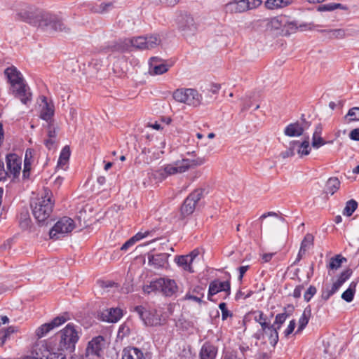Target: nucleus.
<instances>
[{"instance_id":"49","label":"nucleus","mask_w":359,"mask_h":359,"mask_svg":"<svg viewBox=\"0 0 359 359\" xmlns=\"http://www.w3.org/2000/svg\"><path fill=\"white\" fill-rule=\"evenodd\" d=\"M158 282V279L152 280L150 282L149 285H146L143 287V290L146 293H151V292H159L160 287H157L156 288V283Z\"/></svg>"},{"instance_id":"17","label":"nucleus","mask_w":359,"mask_h":359,"mask_svg":"<svg viewBox=\"0 0 359 359\" xmlns=\"http://www.w3.org/2000/svg\"><path fill=\"white\" fill-rule=\"evenodd\" d=\"M310 124L307 123L304 118H302V122L297 121L289 124L284 130L285 135L289 137H299L302 135L304 130L309 128Z\"/></svg>"},{"instance_id":"6","label":"nucleus","mask_w":359,"mask_h":359,"mask_svg":"<svg viewBox=\"0 0 359 359\" xmlns=\"http://www.w3.org/2000/svg\"><path fill=\"white\" fill-rule=\"evenodd\" d=\"M172 97L177 102L193 107L202 104L201 95L194 88H178L173 92Z\"/></svg>"},{"instance_id":"16","label":"nucleus","mask_w":359,"mask_h":359,"mask_svg":"<svg viewBox=\"0 0 359 359\" xmlns=\"http://www.w3.org/2000/svg\"><path fill=\"white\" fill-rule=\"evenodd\" d=\"M104 344V339L103 337L97 336L93 338L88 344L86 351V357L90 355L99 357Z\"/></svg>"},{"instance_id":"51","label":"nucleus","mask_w":359,"mask_h":359,"mask_svg":"<svg viewBox=\"0 0 359 359\" xmlns=\"http://www.w3.org/2000/svg\"><path fill=\"white\" fill-rule=\"evenodd\" d=\"M316 288L313 286V285H311L308 290L305 292L304 294V298L305 299V301L306 302H309L310 299L313 297V295L316 293Z\"/></svg>"},{"instance_id":"58","label":"nucleus","mask_w":359,"mask_h":359,"mask_svg":"<svg viewBox=\"0 0 359 359\" xmlns=\"http://www.w3.org/2000/svg\"><path fill=\"white\" fill-rule=\"evenodd\" d=\"M259 325L261 326V330H259L258 332H265L266 330H268L269 329L271 330V329L276 328L274 327V325H271L269 319H268L267 320L262 323Z\"/></svg>"},{"instance_id":"5","label":"nucleus","mask_w":359,"mask_h":359,"mask_svg":"<svg viewBox=\"0 0 359 359\" xmlns=\"http://www.w3.org/2000/svg\"><path fill=\"white\" fill-rule=\"evenodd\" d=\"M38 22L34 26L46 30L68 32L69 29L58 18L48 12L40 11Z\"/></svg>"},{"instance_id":"11","label":"nucleus","mask_w":359,"mask_h":359,"mask_svg":"<svg viewBox=\"0 0 359 359\" xmlns=\"http://www.w3.org/2000/svg\"><path fill=\"white\" fill-rule=\"evenodd\" d=\"M199 253V250L195 249L188 255L175 257V262L184 270L193 273L194 271L192 264L197 261Z\"/></svg>"},{"instance_id":"24","label":"nucleus","mask_w":359,"mask_h":359,"mask_svg":"<svg viewBox=\"0 0 359 359\" xmlns=\"http://www.w3.org/2000/svg\"><path fill=\"white\" fill-rule=\"evenodd\" d=\"M226 13L235 14L245 12V2L243 0H235L227 3L224 6Z\"/></svg>"},{"instance_id":"52","label":"nucleus","mask_w":359,"mask_h":359,"mask_svg":"<svg viewBox=\"0 0 359 359\" xmlns=\"http://www.w3.org/2000/svg\"><path fill=\"white\" fill-rule=\"evenodd\" d=\"M18 327L15 326H10L4 330V334L2 337L3 343L11 334L18 332Z\"/></svg>"},{"instance_id":"13","label":"nucleus","mask_w":359,"mask_h":359,"mask_svg":"<svg viewBox=\"0 0 359 359\" xmlns=\"http://www.w3.org/2000/svg\"><path fill=\"white\" fill-rule=\"evenodd\" d=\"M22 160L15 154H9L6 156V168L8 177H17L21 170Z\"/></svg>"},{"instance_id":"21","label":"nucleus","mask_w":359,"mask_h":359,"mask_svg":"<svg viewBox=\"0 0 359 359\" xmlns=\"http://www.w3.org/2000/svg\"><path fill=\"white\" fill-rule=\"evenodd\" d=\"M169 69V66L161 62V60L156 57H151L149 61V73L151 75H161Z\"/></svg>"},{"instance_id":"10","label":"nucleus","mask_w":359,"mask_h":359,"mask_svg":"<svg viewBox=\"0 0 359 359\" xmlns=\"http://www.w3.org/2000/svg\"><path fill=\"white\" fill-rule=\"evenodd\" d=\"M11 90L13 95L18 98L22 104H28L31 102L32 93L24 79L11 85Z\"/></svg>"},{"instance_id":"1","label":"nucleus","mask_w":359,"mask_h":359,"mask_svg":"<svg viewBox=\"0 0 359 359\" xmlns=\"http://www.w3.org/2000/svg\"><path fill=\"white\" fill-rule=\"evenodd\" d=\"M59 337L58 343L53 342V348L56 353H62L64 359H66L67 353H71L75 350L76 344L79 339V332L74 325L69 323L60 330Z\"/></svg>"},{"instance_id":"53","label":"nucleus","mask_w":359,"mask_h":359,"mask_svg":"<svg viewBox=\"0 0 359 359\" xmlns=\"http://www.w3.org/2000/svg\"><path fill=\"white\" fill-rule=\"evenodd\" d=\"M90 67L93 68L95 72H98L102 67V61L99 58H93L90 62Z\"/></svg>"},{"instance_id":"30","label":"nucleus","mask_w":359,"mask_h":359,"mask_svg":"<svg viewBox=\"0 0 359 359\" xmlns=\"http://www.w3.org/2000/svg\"><path fill=\"white\" fill-rule=\"evenodd\" d=\"M5 74L7 76L11 86L23 80L21 73L14 67H8L5 70Z\"/></svg>"},{"instance_id":"4","label":"nucleus","mask_w":359,"mask_h":359,"mask_svg":"<svg viewBox=\"0 0 359 359\" xmlns=\"http://www.w3.org/2000/svg\"><path fill=\"white\" fill-rule=\"evenodd\" d=\"M53 346V341H39L33 346L31 355L26 359H64V355L61 353H56Z\"/></svg>"},{"instance_id":"12","label":"nucleus","mask_w":359,"mask_h":359,"mask_svg":"<svg viewBox=\"0 0 359 359\" xmlns=\"http://www.w3.org/2000/svg\"><path fill=\"white\" fill-rule=\"evenodd\" d=\"M255 337L266 346L274 348L278 341L277 328L269 329L265 332H257L255 334Z\"/></svg>"},{"instance_id":"31","label":"nucleus","mask_w":359,"mask_h":359,"mask_svg":"<svg viewBox=\"0 0 359 359\" xmlns=\"http://www.w3.org/2000/svg\"><path fill=\"white\" fill-rule=\"evenodd\" d=\"M292 3V0H266L264 4L266 8L273 10L286 7Z\"/></svg>"},{"instance_id":"22","label":"nucleus","mask_w":359,"mask_h":359,"mask_svg":"<svg viewBox=\"0 0 359 359\" xmlns=\"http://www.w3.org/2000/svg\"><path fill=\"white\" fill-rule=\"evenodd\" d=\"M123 316V311L119 308H111L101 313L103 321L114 323L118 322Z\"/></svg>"},{"instance_id":"29","label":"nucleus","mask_w":359,"mask_h":359,"mask_svg":"<svg viewBox=\"0 0 359 359\" xmlns=\"http://www.w3.org/2000/svg\"><path fill=\"white\" fill-rule=\"evenodd\" d=\"M122 359H144V357L139 348L128 347L123 351Z\"/></svg>"},{"instance_id":"55","label":"nucleus","mask_w":359,"mask_h":359,"mask_svg":"<svg viewBox=\"0 0 359 359\" xmlns=\"http://www.w3.org/2000/svg\"><path fill=\"white\" fill-rule=\"evenodd\" d=\"M224 359H247L245 358H243L241 355H239L238 353L236 351H231L225 353L224 355Z\"/></svg>"},{"instance_id":"56","label":"nucleus","mask_w":359,"mask_h":359,"mask_svg":"<svg viewBox=\"0 0 359 359\" xmlns=\"http://www.w3.org/2000/svg\"><path fill=\"white\" fill-rule=\"evenodd\" d=\"M33 154H34L33 149H27V151L25 152L24 164H27L29 163V165H32Z\"/></svg>"},{"instance_id":"59","label":"nucleus","mask_w":359,"mask_h":359,"mask_svg":"<svg viewBox=\"0 0 359 359\" xmlns=\"http://www.w3.org/2000/svg\"><path fill=\"white\" fill-rule=\"evenodd\" d=\"M259 325L261 326V330H259L258 332H265L266 330H268L269 329L271 330V329L276 328L274 327V325H271L269 319H268L267 320L262 323Z\"/></svg>"},{"instance_id":"64","label":"nucleus","mask_w":359,"mask_h":359,"mask_svg":"<svg viewBox=\"0 0 359 359\" xmlns=\"http://www.w3.org/2000/svg\"><path fill=\"white\" fill-rule=\"evenodd\" d=\"M356 115V114H346L344 117V121L348 123L351 121L359 120V116L358 117Z\"/></svg>"},{"instance_id":"3","label":"nucleus","mask_w":359,"mask_h":359,"mask_svg":"<svg viewBox=\"0 0 359 359\" xmlns=\"http://www.w3.org/2000/svg\"><path fill=\"white\" fill-rule=\"evenodd\" d=\"M205 161V158L201 157L195 159L182 158L172 163L165 165L163 171L166 175L181 174L187 172L190 168L203 165Z\"/></svg>"},{"instance_id":"28","label":"nucleus","mask_w":359,"mask_h":359,"mask_svg":"<svg viewBox=\"0 0 359 359\" xmlns=\"http://www.w3.org/2000/svg\"><path fill=\"white\" fill-rule=\"evenodd\" d=\"M314 237L311 233H307L302 241L300 249L298 253L297 261H299L305 255L308 249L313 245Z\"/></svg>"},{"instance_id":"38","label":"nucleus","mask_w":359,"mask_h":359,"mask_svg":"<svg viewBox=\"0 0 359 359\" xmlns=\"http://www.w3.org/2000/svg\"><path fill=\"white\" fill-rule=\"evenodd\" d=\"M358 208V203L353 200H349L346 202V206L343 210L344 215L351 216Z\"/></svg>"},{"instance_id":"27","label":"nucleus","mask_w":359,"mask_h":359,"mask_svg":"<svg viewBox=\"0 0 359 359\" xmlns=\"http://www.w3.org/2000/svg\"><path fill=\"white\" fill-rule=\"evenodd\" d=\"M149 264L154 266V268H160L164 266L168 261V255L166 253H161L156 255H149Z\"/></svg>"},{"instance_id":"34","label":"nucleus","mask_w":359,"mask_h":359,"mask_svg":"<svg viewBox=\"0 0 359 359\" xmlns=\"http://www.w3.org/2000/svg\"><path fill=\"white\" fill-rule=\"evenodd\" d=\"M264 23V26L266 29L269 31L273 30H278L280 29L284 25L280 20L278 18H273L270 19H266L263 21Z\"/></svg>"},{"instance_id":"33","label":"nucleus","mask_w":359,"mask_h":359,"mask_svg":"<svg viewBox=\"0 0 359 359\" xmlns=\"http://www.w3.org/2000/svg\"><path fill=\"white\" fill-rule=\"evenodd\" d=\"M340 187V181L337 177H330L327 180L325 191L326 194L333 195Z\"/></svg>"},{"instance_id":"14","label":"nucleus","mask_w":359,"mask_h":359,"mask_svg":"<svg viewBox=\"0 0 359 359\" xmlns=\"http://www.w3.org/2000/svg\"><path fill=\"white\" fill-rule=\"evenodd\" d=\"M67 321L64 316H57L51 322L45 323L37 327L35 330V336L37 339L45 337L50 330L61 325Z\"/></svg>"},{"instance_id":"32","label":"nucleus","mask_w":359,"mask_h":359,"mask_svg":"<svg viewBox=\"0 0 359 359\" xmlns=\"http://www.w3.org/2000/svg\"><path fill=\"white\" fill-rule=\"evenodd\" d=\"M311 316V309L310 306H308L304 309L303 313L299 320V326H298L297 330L296 332L297 333L302 332L304 329V327L308 324Z\"/></svg>"},{"instance_id":"50","label":"nucleus","mask_w":359,"mask_h":359,"mask_svg":"<svg viewBox=\"0 0 359 359\" xmlns=\"http://www.w3.org/2000/svg\"><path fill=\"white\" fill-rule=\"evenodd\" d=\"M253 315L255 321L259 324H261L269 319L268 317L261 311H254Z\"/></svg>"},{"instance_id":"61","label":"nucleus","mask_w":359,"mask_h":359,"mask_svg":"<svg viewBox=\"0 0 359 359\" xmlns=\"http://www.w3.org/2000/svg\"><path fill=\"white\" fill-rule=\"evenodd\" d=\"M147 127L151 128L157 130H162L163 128V126L158 121H149L147 123Z\"/></svg>"},{"instance_id":"23","label":"nucleus","mask_w":359,"mask_h":359,"mask_svg":"<svg viewBox=\"0 0 359 359\" xmlns=\"http://www.w3.org/2000/svg\"><path fill=\"white\" fill-rule=\"evenodd\" d=\"M221 291H230V283L228 281L214 280L211 282L209 286L208 298L210 299V296L215 295Z\"/></svg>"},{"instance_id":"45","label":"nucleus","mask_w":359,"mask_h":359,"mask_svg":"<svg viewBox=\"0 0 359 359\" xmlns=\"http://www.w3.org/2000/svg\"><path fill=\"white\" fill-rule=\"evenodd\" d=\"M342 259L340 255L332 257L330 261L329 268L331 269H337L341 266Z\"/></svg>"},{"instance_id":"37","label":"nucleus","mask_w":359,"mask_h":359,"mask_svg":"<svg viewBox=\"0 0 359 359\" xmlns=\"http://www.w3.org/2000/svg\"><path fill=\"white\" fill-rule=\"evenodd\" d=\"M326 33V36L331 39H343L346 36L345 30L342 29H330L327 31H323Z\"/></svg>"},{"instance_id":"57","label":"nucleus","mask_w":359,"mask_h":359,"mask_svg":"<svg viewBox=\"0 0 359 359\" xmlns=\"http://www.w3.org/2000/svg\"><path fill=\"white\" fill-rule=\"evenodd\" d=\"M219 308L222 311V317L223 320L226 319L229 316H231V313L226 309V305L225 303H220Z\"/></svg>"},{"instance_id":"35","label":"nucleus","mask_w":359,"mask_h":359,"mask_svg":"<svg viewBox=\"0 0 359 359\" xmlns=\"http://www.w3.org/2000/svg\"><path fill=\"white\" fill-rule=\"evenodd\" d=\"M70 156V148L69 146H65L61 151L58 162L57 167L65 169V167L67 164Z\"/></svg>"},{"instance_id":"9","label":"nucleus","mask_w":359,"mask_h":359,"mask_svg":"<svg viewBox=\"0 0 359 359\" xmlns=\"http://www.w3.org/2000/svg\"><path fill=\"white\" fill-rule=\"evenodd\" d=\"M133 48L140 50L153 49L161 43L158 34H151L145 36L133 37Z\"/></svg>"},{"instance_id":"36","label":"nucleus","mask_w":359,"mask_h":359,"mask_svg":"<svg viewBox=\"0 0 359 359\" xmlns=\"http://www.w3.org/2000/svg\"><path fill=\"white\" fill-rule=\"evenodd\" d=\"M196 208V205L194 202H191L189 199L186 198L183 205L181 208V213L183 216H188L193 213Z\"/></svg>"},{"instance_id":"63","label":"nucleus","mask_w":359,"mask_h":359,"mask_svg":"<svg viewBox=\"0 0 359 359\" xmlns=\"http://www.w3.org/2000/svg\"><path fill=\"white\" fill-rule=\"evenodd\" d=\"M150 233V232L149 231H144V232H138L137 233H136L134 236H133L132 238L134 239V241L135 242H137L144 238H146L149 234Z\"/></svg>"},{"instance_id":"48","label":"nucleus","mask_w":359,"mask_h":359,"mask_svg":"<svg viewBox=\"0 0 359 359\" xmlns=\"http://www.w3.org/2000/svg\"><path fill=\"white\" fill-rule=\"evenodd\" d=\"M202 195V190L196 189L194 191H193L187 198L189 199L191 202H194V203L196 205L198 201L201 198Z\"/></svg>"},{"instance_id":"46","label":"nucleus","mask_w":359,"mask_h":359,"mask_svg":"<svg viewBox=\"0 0 359 359\" xmlns=\"http://www.w3.org/2000/svg\"><path fill=\"white\" fill-rule=\"evenodd\" d=\"M327 142L321 137V135H313L312 137V147L318 149L321 146H323Z\"/></svg>"},{"instance_id":"47","label":"nucleus","mask_w":359,"mask_h":359,"mask_svg":"<svg viewBox=\"0 0 359 359\" xmlns=\"http://www.w3.org/2000/svg\"><path fill=\"white\" fill-rule=\"evenodd\" d=\"M287 317V315L285 313H279L276 316V319L273 325H274V327L277 328V330H279L281 325L284 323Z\"/></svg>"},{"instance_id":"2","label":"nucleus","mask_w":359,"mask_h":359,"mask_svg":"<svg viewBox=\"0 0 359 359\" xmlns=\"http://www.w3.org/2000/svg\"><path fill=\"white\" fill-rule=\"evenodd\" d=\"M53 207V203L47 195L35 199L31 203L32 214L39 223L45 222L50 217Z\"/></svg>"},{"instance_id":"44","label":"nucleus","mask_w":359,"mask_h":359,"mask_svg":"<svg viewBox=\"0 0 359 359\" xmlns=\"http://www.w3.org/2000/svg\"><path fill=\"white\" fill-rule=\"evenodd\" d=\"M340 4L330 3L327 4L320 5L318 7L317 11L320 12L332 11L339 8H341Z\"/></svg>"},{"instance_id":"15","label":"nucleus","mask_w":359,"mask_h":359,"mask_svg":"<svg viewBox=\"0 0 359 359\" xmlns=\"http://www.w3.org/2000/svg\"><path fill=\"white\" fill-rule=\"evenodd\" d=\"M160 287L159 292L167 297H170L177 291V285L174 280L167 278H160L158 279L156 286Z\"/></svg>"},{"instance_id":"42","label":"nucleus","mask_w":359,"mask_h":359,"mask_svg":"<svg viewBox=\"0 0 359 359\" xmlns=\"http://www.w3.org/2000/svg\"><path fill=\"white\" fill-rule=\"evenodd\" d=\"M297 147H298L297 153L300 156L308 155L310 153L311 149L308 140H304L301 144L299 142Z\"/></svg>"},{"instance_id":"41","label":"nucleus","mask_w":359,"mask_h":359,"mask_svg":"<svg viewBox=\"0 0 359 359\" xmlns=\"http://www.w3.org/2000/svg\"><path fill=\"white\" fill-rule=\"evenodd\" d=\"M299 144L298 141H292L290 143L289 147L285 151L281 152L280 156L283 158L291 157L294 154V149Z\"/></svg>"},{"instance_id":"40","label":"nucleus","mask_w":359,"mask_h":359,"mask_svg":"<svg viewBox=\"0 0 359 359\" xmlns=\"http://www.w3.org/2000/svg\"><path fill=\"white\" fill-rule=\"evenodd\" d=\"M143 321L144 322L145 325L151 326L158 325L161 323V319L158 316L152 314L149 312L144 317V319H143Z\"/></svg>"},{"instance_id":"19","label":"nucleus","mask_w":359,"mask_h":359,"mask_svg":"<svg viewBox=\"0 0 359 359\" xmlns=\"http://www.w3.org/2000/svg\"><path fill=\"white\" fill-rule=\"evenodd\" d=\"M34 109L38 112H55V108L50 97L39 95L36 98Z\"/></svg>"},{"instance_id":"18","label":"nucleus","mask_w":359,"mask_h":359,"mask_svg":"<svg viewBox=\"0 0 359 359\" xmlns=\"http://www.w3.org/2000/svg\"><path fill=\"white\" fill-rule=\"evenodd\" d=\"M175 23L182 31L193 30L196 29L194 18L186 13L178 14L175 18Z\"/></svg>"},{"instance_id":"60","label":"nucleus","mask_w":359,"mask_h":359,"mask_svg":"<svg viewBox=\"0 0 359 359\" xmlns=\"http://www.w3.org/2000/svg\"><path fill=\"white\" fill-rule=\"evenodd\" d=\"M283 27L286 29V32H294L298 29L296 23L294 22H285Z\"/></svg>"},{"instance_id":"26","label":"nucleus","mask_w":359,"mask_h":359,"mask_svg":"<svg viewBox=\"0 0 359 359\" xmlns=\"http://www.w3.org/2000/svg\"><path fill=\"white\" fill-rule=\"evenodd\" d=\"M54 114H40V118L47 123L48 137L56 140V128L54 126Z\"/></svg>"},{"instance_id":"25","label":"nucleus","mask_w":359,"mask_h":359,"mask_svg":"<svg viewBox=\"0 0 359 359\" xmlns=\"http://www.w3.org/2000/svg\"><path fill=\"white\" fill-rule=\"evenodd\" d=\"M217 353V347L215 345L205 342L200 352L201 359H215Z\"/></svg>"},{"instance_id":"7","label":"nucleus","mask_w":359,"mask_h":359,"mask_svg":"<svg viewBox=\"0 0 359 359\" xmlns=\"http://www.w3.org/2000/svg\"><path fill=\"white\" fill-rule=\"evenodd\" d=\"M75 227V222L72 218L63 217L50 229V238L55 240L59 239L71 233Z\"/></svg>"},{"instance_id":"54","label":"nucleus","mask_w":359,"mask_h":359,"mask_svg":"<svg viewBox=\"0 0 359 359\" xmlns=\"http://www.w3.org/2000/svg\"><path fill=\"white\" fill-rule=\"evenodd\" d=\"M351 274V272L350 271H345L341 273L337 280L342 285L349 278Z\"/></svg>"},{"instance_id":"39","label":"nucleus","mask_w":359,"mask_h":359,"mask_svg":"<svg viewBox=\"0 0 359 359\" xmlns=\"http://www.w3.org/2000/svg\"><path fill=\"white\" fill-rule=\"evenodd\" d=\"M355 291V283H352L349 287L342 293L341 298L347 302H351L353 299Z\"/></svg>"},{"instance_id":"62","label":"nucleus","mask_w":359,"mask_h":359,"mask_svg":"<svg viewBox=\"0 0 359 359\" xmlns=\"http://www.w3.org/2000/svg\"><path fill=\"white\" fill-rule=\"evenodd\" d=\"M295 325H296V323H295V320H292L287 329L285 330V337H287L289 336L291 333H292V332L294 331V328H295Z\"/></svg>"},{"instance_id":"8","label":"nucleus","mask_w":359,"mask_h":359,"mask_svg":"<svg viewBox=\"0 0 359 359\" xmlns=\"http://www.w3.org/2000/svg\"><path fill=\"white\" fill-rule=\"evenodd\" d=\"M40 9L27 4H22L15 11V18L20 21L29 23L32 25L38 22V16Z\"/></svg>"},{"instance_id":"43","label":"nucleus","mask_w":359,"mask_h":359,"mask_svg":"<svg viewBox=\"0 0 359 359\" xmlns=\"http://www.w3.org/2000/svg\"><path fill=\"white\" fill-rule=\"evenodd\" d=\"M111 7V4H100L96 5L91 8V11L94 13L104 14L106 13L109 8Z\"/></svg>"},{"instance_id":"20","label":"nucleus","mask_w":359,"mask_h":359,"mask_svg":"<svg viewBox=\"0 0 359 359\" xmlns=\"http://www.w3.org/2000/svg\"><path fill=\"white\" fill-rule=\"evenodd\" d=\"M132 48H133V38L114 41L109 46V48L112 52H117L121 53L130 52L131 51Z\"/></svg>"}]
</instances>
